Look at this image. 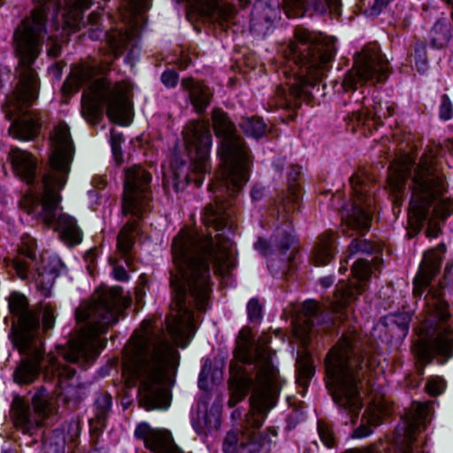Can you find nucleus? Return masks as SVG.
<instances>
[{
    "mask_svg": "<svg viewBox=\"0 0 453 453\" xmlns=\"http://www.w3.org/2000/svg\"><path fill=\"white\" fill-rule=\"evenodd\" d=\"M211 124L219 141L218 153L221 168L209 189L219 195L205 206L202 220L218 233L212 237L211 234L182 228L173 238L172 253L176 272H172L170 277L171 303H210V262L220 275L228 273L234 266L233 242L226 235L234 231V211L224 195L234 196L248 181L250 160L249 150L226 112L214 108Z\"/></svg>",
    "mask_w": 453,
    "mask_h": 453,
    "instance_id": "obj_1",
    "label": "nucleus"
},
{
    "mask_svg": "<svg viewBox=\"0 0 453 453\" xmlns=\"http://www.w3.org/2000/svg\"><path fill=\"white\" fill-rule=\"evenodd\" d=\"M335 52L334 38L296 27L295 39L283 50L285 61L279 74L286 81L277 88L275 105L296 109L303 102L315 104L324 96L322 81Z\"/></svg>",
    "mask_w": 453,
    "mask_h": 453,
    "instance_id": "obj_2",
    "label": "nucleus"
},
{
    "mask_svg": "<svg viewBox=\"0 0 453 453\" xmlns=\"http://www.w3.org/2000/svg\"><path fill=\"white\" fill-rule=\"evenodd\" d=\"M438 147L426 150L414 168L413 157L409 154L402 156L391 165L388 175V184L395 193L403 189L407 178L411 177L409 225L418 232L427 220L426 234L430 238L440 234L441 225L453 214V200H441L448 185L438 166Z\"/></svg>",
    "mask_w": 453,
    "mask_h": 453,
    "instance_id": "obj_3",
    "label": "nucleus"
},
{
    "mask_svg": "<svg viewBox=\"0 0 453 453\" xmlns=\"http://www.w3.org/2000/svg\"><path fill=\"white\" fill-rule=\"evenodd\" d=\"M50 144V166L42 175L39 193L28 189L20 197L19 204L27 214L40 218L47 226L55 223V230L62 241L74 246L82 241V231L76 219L66 213L56 218L62 201L61 190L66 184L74 155V145L65 123L60 122L54 127Z\"/></svg>",
    "mask_w": 453,
    "mask_h": 453,
    "instance_id": "obj_4",
    "label": "nucleus"
},
{
    "mask_svg": "<svg viewBox=\"0 0 453 453\" xmlns=\"http://www.w3.org/2000/svg\"><path fill=\"white\" fill-rule=\"evenodd\" d=\"M235 357L245 364L256 363L258 370L250 396V411L245 417L241 438L229 432L223 441L224 453H256L264 443L256 430L259 429L270 410L277 402L279 394L278 371L272 364L268 349L259 342H238Z\"/></svg>",
    "mask_w": 453,
    "mask_h": 453,
    "instance_id": "obj_5",
    "label": "nucleus"
},
{
    "mask_svg": "<svg viewBox=\"0 0 453 453\" xmlns=\"http://www.w3.org/2000/svg\"><path fill=\"white\" fill-rule=\"evenodd\" d=\"M180 354L171 342H127L123 349V370L130 386L140 380L139 403L148 411L167 409L169 392L164 386L167 372L179 365Z\"/></svg>",
    "mask_w": 453,
    "mask_h": 453,
    "instance_id": "obj_6",
    "label": "nucleus"
},
{
    "mask_svg": "<svg viewBox=\"0 0 453 453\" xmlns=\"http://www.w3.org/2000/svg\"><path fill=\"white\" fill-rule=\"evenodd\" d=\"M371 347L357 348L352 342H338L327 353L326 385L334 402L345 411L354 423V418L363 407L360 396V372L375 367V357Z\"/></svg>",
    "mask_w": 453,
    "mask_h": 453,
    "instance_id": "obj_7",
    "label": "nucleus"
},
{
    "mask_svg": "<svg viewBox=\"0 0 453 453\" xmlns=\"http://www.w3.org/2000/svg\"><path fill=\"white\" fill-rule=\"evenodd\" d=\"M351 273L357 281L339 280L334 298L331 301V311L324 310L318 302L307 300L303 303L301 314L292 321L293 332L298 340L311 337H333L337 330L336 321L348 319V307L357 300L365 290V281L372 273V267L367 259L358 258L352 265Z\"/></svg>",
    "mask_w": 453,
    "mask_h": 453,
    "instance_id": "obj_8",
    "label": "nucleus"
},
{
    "mask_svg": "<svg viewBox=\"0 0 453 453\" xmlns=\"http://www.w3.org/2000/svg\"><path fill=\"white\" fill-rule=\"evenodd\" d=\"M48 9L46 4L35 7L30 17L25 19L14 32V47L19 59L16 68L19 82L11 104L19 112L23 108L29 107L39 96L40 81L34 64L42 51Z\"/></svg>",
    "mask_w": 453,
    "mask_h": 453,
    "instance_id": "obj_9",
    "label": "nucleus"
},
{
    "mask_svg": "<svg viewBox=\"0 0 453 453\" xmlns=\"http://www.w3.org/2000/svg\"><path fill=\"white\" fill-rule=\"evenodd\" d=\"M97 68L89 65H81L72 70V77L65 81L66 91H77L80 87L90 82L88 91L84 92L81 100V113L84 119L96 124L102 118V106H106V114L117 124L128 121L131 105L127 87L122 82L111 85L104 77L94 79Z\"/></svg>",
    "mask_w": 453,
    "mask_h": 453,
    "instance_id": "obj_10",
    "label": "nucleus"
},
{
    "mask_svg": "<svg viewBox=\"0 0 453 453\" xmlns=\"http://www.w3.org/2000/svg\"><path fill=\"white\" fill-rule=\"evenodd\" d=\"M130 303L131 299L123 296L122 288H98L90 299L81 302L75 310V320L81 325L78 340H96L105 334Z\"/></svg>",
    "mask_w": 453,
    "mask_h": 453,
    "instance_id": "obj_11",
    "label": "nucleus"
},
{
    "mask_svg": "<svg viewBox=\"0 0 453 453\" xmlns=\"http://www.w3.org/2000/svg\"><path fill=\"white\" fill-rule=\"evenodd\" d=\"M182 134L191 160L192 172L188 173L180 168L174 170L172 185L175 192L183 190L190 181H194L199 187L203 181V174L210 166L209 157L212 139L208 122L191 121L186 125Z\"/></svg>",
    "mask_w": 453,
    "mask_h": 453,
    "instance_id": "obj_12",
    "label": "nucleus"
},
{
    "mask_svg": "<svg viewBox=\"0 0 453 453\" xmlns=\"http://www.w3.org/2000/svg\"><path fill=\"white\" fill-rule=\"evenodd\" d=\"M446 286H453V258L446 263L442 280L431 287L425 296L429 317L416 329L420 340H453V324L448 321L449 305L444 298Z\"/></svg>",
    "mask_w": 453,
    "mask_h": 453,
    "instance_id": "obj_13",
    "label": "nucleus"
},
{
    "mask_svg": "<svg viewBox=\"0 0 453 453\" xmlns=\"http://www.w3.org/2000/svg\"><path fill=\"white\" fill-rule=\"evenodd\" d=\"M388 73V59L381 54L379 45L372 43L356 56L354 65L346 73L342 85L345 91L355 90L357 85L384 82Z\"/></svg>",
    "mask_w": 453,
    "mask_h": 453,
    "instance_id": "obj_14",
    "label": "nucleus"
},
{
    "mask_svg": "<svg viewBox=\"0 0 453 453\" xmlns=\"http://www.w3.org/2000/svg\"><path fill=\"white\" fill-rule=\"evenodd\" d=\"M151 180V173L139 165L126 169L122 198L124 216L143 219L150 211Z\"/></svg>",
    "mask_w": 453,
    "mask_h": 453,
    "instance_id": "obj_15",
    "label": "nucleus"
},
{
    "mask_svg": "<svg viewBox=\"0 0 453 453\" xmlns=\"http://www.w3.org/2000/svg\"><path fill=\"white\" fill-rule=\"evenodd\" d=\"M150 7V0H125L119 12L121 20L127 26L107 34V40L116 56L130 46L131 52L136 46L140 30L145 23L144 12Z\"/></svg>",
    "mask_w": 453,
    "mask_h": 453,
    "instance_id": "obj_16",
    "label": "nucleus"
},
{
    "mask_svg": "<svg viewBox=\"0 0 453 453\" xmlns=\"http://www.w3.org/2000/svg\"><path fill=\"white\" fill-rule=\"evenodd\" d=\"M349 183L352 204L343 219L349 228L364 234L371 227L374 212L373 191L372 185L359 173H354L349 178Z\"/></svg>",
    "mask_w": 453,
    "mask_h": 453,
    "instance_id": "obj_17",
    "label": "nucleus"
},
{
    "mask_svg": "<svg viewBox=\"0 0 453 453\" xmlns=\"http://www.w3.org/2000/svg\"><path fill=\"white\" fill-rule=\"evenodd\" d=\"M34 413L21 400L15 399L12 403L14 425L24 434H32L33 430L42 425L44 418L56 411L54 398L44 389L40 388L32 398Z\"/></svg>",
    "mask_w": 453,
    "mask_h": 453,
    "instance_id": "obj_18",
    "label": "nucleus"
},
{
    "mask_svg": "<svg viewBox=\"0 0 453 453\" xmlns=\"http://www.w3.org/2000/svg\"><path fill=\"white\" fill-rule=\"evenodd\" d=\"M8 306L13 318L12 329L19 339L25 335H35L40 331L39 313L30 308L23 294L12 292L8 297Z\"/></svg>",
    "mask_w": 453,
    "mask_h": 453,
    "instance_id": "obj_19",
    "label": "nucleus"
},
{
    "mask_svg": "<svg viewBox=\"0 0 453 453\" xmlns=\"http://www.w3.org/2000/svg\"><path fill=\"white\" fill-rule=\"evenodd\" d=\"M447 251L446 245L440 243L435 248L426 250L418 270L413 279L412 294L420 298L439 273Z\"/></svg>",
    "mask_w": 453,
    "mask_h": 453,
    "instance_id": "obj_20",
    "label": "nucleus"
},
{
    "mask_svg": "<svg viewBox=\"0 0 453 453\" xmlns=\"http://www.w3.org/2000/svg\"><path fill=\"white\" fill-rule=\"evenodd\" d=\"M15 348L27 357L17 368L14 380L19 384H27L34 381L41 370V361L44 351L42 342H13Z\"/></svg>",
    "mask_w": 453,
    "mask_h": 453,
    "instance_id": "obj_21",
    "label": "nucleus"
},
{
    "mask_svg": "<svg viewBox=\"0 0 453 453\" xmlns=\"http://www.w3.org/2000/svg\"><path fill=\"white\" fill-rule=\"evenodd\" d=\"M134 435L142 440L145 446L154 453H183L167 430L153 429L147 423H140Z\"/></svg>",
    "mask_w": 453,
    "mask_h": 453,
    "instance_id": "obj_22",
    "label": "nucleus"
},
{
    "mask_svg": "<svg viewBox=\"0 0 453 453\" xmlns=\"http://www.w3.org/2000/svg\"><path fill=\"white\" fill-rule=\"evenodd\" d=\"M410 321L411 318L406 313L388 314L376 325L374 331L379 334L373 336L380 339L403 340L408 334Z\"/></svg>",
    "mask_w": 453,
    "mask_h": 453,
    "instance_id": "obj_23",
    "label": "nucleus"
},
{
    "mask_svg": "<svg viewBox=\"0 0 453 453\" xmlns=\"http://www.w3.org/2000/svg\"><path fill=\"white\" fill-rule=\"evenodd\" d=\"M14 174L27 185H34L36 180L37 162L28 151L13 148L9 152Z\"/></svg>",
    "mask_w": 453,
    "mask_h": 453,
    "instance_id": "obj_24",
    "label": "nucleus"
},
{
    "mask_svg": "<svg viewBox=\"0 0 453 453\" xmlns=\"http://www.w3.org/2000/svg\"><path fill=\"white\" fill-rule=\"evenodd\" d=\"M96 342H65L57 347L58 353L65 360L72 363L93 361L104 348L95 344Z\"/></svg>",
    "mask_w": 453,
    "mask_h": 453,
    "instance_id": "obj_25",
    "label": "nucleus"
},
{
    "mask_svg": "<svg viewBox=\"0 0 453 453\" xmlns=\"http://www.w3.org/2000/svg\"><path fill=\"white\" fill-rule=\"evenodd\" d=\"M180 87L187 93L190 104L198 114L205 111L211 104L213 91L204 82L196 81L192 77L183 78Z\"/></svg>",
    "mask_w": 453,
    "mask_h": 453,
    "instance_id": "obj_26",
    "label": "nucleus"
},
{
    "mask_svg": "<svg viewBox=\"0 0 453 453\" xmlns=\"http://www.w3.org/2000/svg\"><path fill=\"white\" fill-rule=\"evenodd\" d=\"M419 363L424 365L436 357H445L453 355V342H415L411 347Z\"/></svg>",
    "mask_w": 453,
    "mask_h": 453,
    "instance_id": "obj_27",
    "label": "nucleus"
},
{
    "mask_svg": "<svg viewBox=\"0 0 453 453\" xmlns=\"http://www.w3.org/2000/svg\"><path fill=\"white\" fill-rule=\"evenodd\" d=\"M395 112V108L392 105L388 104H376L373 106V110L369 111L363 107L353 110L351 113L349 114L348 119L349 124L352 123L354 125L353 130L355 129V125H366L370 121H372L376 125H382V119H387L391 117Z\"/></svg>",
    "mask_w": 453,
    "mask_h": 453,
    "instance_id": "obj_28",
    "label": "nucleus"
},
{
    "mask_svg": "<svg viewBox=\"0 0 453 453\" xmlns=\"http://www.w3.org/2000/svg\"><path fill=\"white\" fill-rule=\"evenodd\" d=\"M41 128V117L29 111L16 119L10 127V134L16 139L28 141L34 139L39 134Z\"/></svg>",
    "mask_w": 453,
    "mask_h": 453,
    "instance_id": "obj_29",
    "label": "nucleus"
},
{
    "mask_svg": "<svg viewBox=\"0 0 453 453\" xmlns=\"http://www.w3.org/2000/svg\"><path fill=\"white\" fill-rule=\"evenodd\" d=\"M91 4L92 0H65V8L63 13L64 28L76 31L85 27L82 13Z\"/></svg>",
    "mask_w": 453,
    "mask_h": 453,
    "instance_id": "obj_30",
    "label": "nucleus"
},
{
    "mask_svg": "<svg viewBox=\"0 0 453 453\" xmlns=\"http://www.w3.org/2000/svg\"><path fill=\"white\" fill-rule=\"evenodd\" d=\"M335 247L333 232H326L319 237L312 253V260L318 266L327 265L334 257Z\"/></svg>",
    "mask_w": 453,
    "mask_h": 453,
    "instance_id": "obj_31",
    "label": "nucleus"
},
{
    "mask_svg": "<svg viewBox=\"0 0 453 453\" xmlns=\"http://www.w3.org/2000/svg\"><path fill=\"white\" fill-rule=\"evenodd\" d=\"M285 3L288 8L302 9L307 4L320 14L330 13L335 17L341 14V0H285Z\"/></svg>",
    "mask_w": 453,
    "mask_h": 453,
    "instance_id": "obj_32",
    "label": "nucleus"
},
{
    "mask_svg": "<svg viewBox=\"0 0 453 453\" xmlns=\"http://www.w3.org/2000/svg\"><path fill=\"white\" fill-rule=\"evenodd\" d=\"M410 415L409 424L405 432V441L409 443L413 440L414 433L418 429L430 413V403H415Z\"/></svg>",
    "mask_w": 453,
    "mask_h": 453,
    "instance_id": "obj_33",
    "label": "nucleus"
},
{
    "mask_svg": "<svg viewBox=\"0 0 453 453\" xmlns=\"http://www.w3.org/2000/svg\"><path fill=\"white\" fill-rule=\"evenodd\" d=\"M296 383L306 389L315 373L313 360L309 352L303 350L296 358Z\"/></svg>",
    "mask_w": 453,
    "mask_h": 453,
    "instance_id": "obj_34",
    "label": "nucleus"
},
{
    "mask_svg": "<svg viewBox=\"0 0 453 453\" xmlns=\"http://www.w3.org/2000/svg\"><path fill=\"white\" fill-rule=\"evenodd\" d=\"M130 217V220H128L124 226L120 229L118 240H117V247L118 250L123 255L127 256L131 251L134 245V232L137 228L138 222L142 220V219H137L135 217Z\"/></svg>",
    "mask_w": 453,
    "mask_h": 453,
    "instance_id": "obj_35",
    "label": "nucleus"
},
{
    "mask_svg": "<svg viewBox=\"0 0 453 453\" xmlns=\"http://www.w3.org/2000/svg\"><path fill=\"white\" fill-rule=\"evenodd\" d=\"M251 384L252 379L247 374L242 373L234 376L230 380L231 395L228 400V405L234 407L239 402L242 401Z\"/></svg>",
    "mask_w": 453,
    "mask_h": 453,
    "instance_id": "obj_36",
    "label": "nucleus"
},
{
    "mask_svg": "<svg viewBox=\"0 0 453 453\" xmlns=\"http://www.w3.org/2000/svg\"><path fill=\"white\" fill-rule=\"evenodd\" d=\"M57 308L52 304H45L42 307V325L40 331L35 335H25L22 340H35L36 338H49L51 336L56 323Z\"/></svg>",
    "mask_w": 453,
    "mask_h": 453,
    "instance_id": "obj_37",
    "label": "nucleus"
},
{
    "mask_svg": "<svg viewBox=\"0 0 453 453\" xmlns=\"http://www.w3.org/2000/svg\"><path fill=\"white\" fill-rule=\"evenodd\" d=\"M375 250V245L365 239H354L349 245L346 251V258L341 260L339 267L340 273L343 274L347 271L348 260L357 253L370 254Z\"/></svg>",
    "mask_w": 453,
    "mask_h": 453,
    "instance_id": "obj_38",
    "label": "nucleus"
},
{
    "mask_svg": "<svg viewBox=\"0 0 453 453\" xmlns=\"http://www.w3.org/2000/svg\"><path fill=\"white\" fill-rule=\"evenodd\" d=\"M449 25L443 20H438L434 23L430 32V42L434 48H443L450 39Z\"/></svg>",
    "mask_w": 453,
    "mask_h": 453,
    "instance_id": "obj_39",
    "label": "nucleus"
},
{
    "mask_svg": "<svg viewBox=\"0 0 453 453\" xmlns=\"http://www.w3.org/2000/svg\"><path fill=\"white\" fill-rule=\"evenodd\" d=\"M239 126L247 136L255 139L262 137L266 132V125L258 117L243 118Z\"/></svg>",
    "mask_w": 453,
    "mask_h": 453,
    "instance_id": "obj_40",
    "label": "nucleus"
},
{
    "mask_svg": "<svg viewBox=\"0 0 453 453\" xmlns=\"http://www.w3.org/2000/svg\"><path fill=\"white\" fill-rule=\"evenodd\" d=\"M161 329L157 328L150 320H143L139 328L134 330L129 340H162Z\"/></svg>",
    "mask_w": 453,
    "mask_h": 453,
    "instance_id": "obj_41",
    "label": "nucleus"
},
{
    "mask_svg": "<svg viewBox=\"0 0 453 453\" xmlns=\"http://www.w3.org/2000/svg\"><path fill=\"white\" fill-rule=\"evenodd\" d=\"M364 418L369 426L363 423L354 431V437L363 438L370 435L372 432L371 426H376L380 424V415L375 411L374 408H369L365 411V417Z\"/></svg>",
    "mask_w": 453,
    "mask_h": 453,
    "instance_id": "obj_42",
    "label": "nucleus"
},
{
    "mask_svg": "<svg viewBox=\"0 0 453 453\" xmlns=\"http://www.w3.org/2000/svg\"><path fill=\"white\" fill-rule=\"evenodd\" d=\"M36 241L34 237L28 234H24L20 239V244L19 251L31 260H35L36 257Z\"/></svg>",
    "mask_w": 453,
    "mask_h": 453,
    "instance_id": "obj_43",
    "label": "nucleus"
},
{
    "mask_svg": "<svg viewBox=\"0 0 453 453\" xmlns=\"http://www.w3.org/2000/svg\"><path fill=\"white\" fill-rule=\"evenodd\" d=\"M301 173V168L297 165L292 166L288 175V191L290 193V199L296 203L299 199V184L297 183L298 177Z\"/></svg>",
    "mask_w": 453,
    "mask_h": 453,
    "instance_id": "obj_44",
    "label": "nucleus"
},
{
    "mask_svg": "<svg viewBox=\"0 0 453 453\" xmlns=\"http://www.w3.org/2000/svg\"><path fill=\"white\" fill-rule=\"evenodd\" d=\"M248 317L250 322L258 323L262 319V305L257 299L252 298L247 305Z\"/></svg>",
    "mask_w": 453,
    "mask_h": 453,
    "instance_id": "obj_45",
    "label": "nucleus"
},
{
    "mask_svg": "<svg viewBox=\"0 0 453 453\" xmlns=\"http://www.w3.org/2000/svg\"><path fill=\"white\" fill-rule=\"evenodd\" d=\"M453 116V104L449 97L444 94L441 97V104L439 106V117L442 120H449Z\"/></svg>",
    "mask_w": 453,
    "mask_h": 453,
    "instance_id": "obj_46",
    "label": "nucleus"
},
{
    "mask_svg": "<svg viewBox=\"0 0 453 453\" xmlns=\"http://www.w3.org/2000/svg\"><path fill=\"white\" fill-rule=\"evenodd\" d=\"M318 430L322 442L328 448L333 447L334 436L330 427L327 425L319 422L318 424Z\"/></svg>",
    "mask_w": 453,
    "mask_h": 453,
    "instance_id": "obj_47",
    "label": "nucleus"
},
{
    "mask_svg": "<svg viewBox=\"0 0 453 453\" xmlns=\"http://www.w3.org/2000/svg\"><path fill=\"white\" fill-rule=\"evenodd\" d=\"M178 73L173 70H166L161 75L162 83L167 88H174L178 82Z\"/></svg>",
    "mask_w": 453,
    "mask_h": 453,
    "instance_id": "obj_48",
    "label": "nucleus"
},
{
    "mask_svg": "<svg viewBox=\"0 0 453 453\" xmlns=\"http://www.w3.org/2000/svg\"><path fill=\"white\" fill-rule=\"evenodd\" d=\"M426 388L429 395L436 396L443 391V382L439 379H432L426 383Z\"/></svg>",
    "mask_w": 453,
    "mask_h": 453,
    "instance_id": "obj_49",
    "label": "nucleus"
},
{
    "mask_svg": "<svg viewBox=\"0 0 453 453\" xmlns=\"http://www.w3.org/2000/svg\"><path fill=\"white\" fill-rule=\"evenodd\" d=\"M12 266L19 278L26 279L27 277L28 265L27 262L16 258L12 261Z\"/></svg>",
    "mask_w": 453,
    "mask_h": 453,
    "instance_id": "obj_50",
    "label": "nucleus"
},
{
    "mask_svg": "<svg viewBox=\"0 0 453 453\" xmlns=\"http://www.w3.org/2000/svg\"><path fill=\"white\" fill-rule=\"evenodd\" d=\"M96 404L100 406L98 417H103L108 411L111 405V399L109 395H102L96 400Z\"/></svg>",
    "mask_w": 453,
    "mask_h": 453,
    "instance_id": "obj_51",
    "label": "nucleus"
},
{
    "mask_svg": "<svg viewBox=\"0 0 453 453\" xmlns=\"http://www.w3.org/2000/svg\"><path fill=\"white\" fill-rule=\"evenodd\" d=\"M389 0H374L372 5L370 8V14L376 16L388 5Z\"/></svg>",
    "mask_w": 453,
    "mask_h": 453,
    "instance_id": "obj_52",
    "label": "nucleus"
},
{
    "mask_svg": "<svg viewBox=\"0 0 453 453\" xmlns=\"http://www.w3.org/2000/svg\"><path fill=\"white\" fill-rule=\"evenodd\" d=\"M294 241V238L291 234H285L280 243L279 247L282 253H285L291 246L292 242Z\"/></svg>",
    "mask_w": 453,
    "mask_h": 453,
    "instance_id": "obj_53",
    "label": "nucleus"
},
{
    "mask_svg": "<svg viewBox=\"0 0 453 453\" xmlns=\"http://www.w3.org/2000/svg\"><path fill=\"white\" fill-rule=\"evenodd\" d=\"M113 274L115 279L120 281H125L128 279V274L127 271L121 266L114 267Z\"/></svg>",
    "mask_w": 453,
    "mask_h": 453,
    "instance_id": "obj_54",
    "label": "nucleus"
},
{
    "mask_svg": "<svg viewBox=\"0 0 453 453\" xmlns=\"http://www.w3.org/2000/svg\"><path fill=\"white\" fill-rule=\"evenodd\" d=\"M253 337L252 329L249 326H244L242 328V330L239 332V334L236 338V340H251Z\"/></svg>",
    "mask_w": 453,
    "mask_h": 453,
    "instance_id": "obj_55",
    "label": "nucleus"
},
{
    "mask_svg": "<svg viewBox=\"0 0 453 453\" xmlns=\"http://www.w3.org/2000/svg\"><path fill=\"white\" fill-rule=\"evenodd\" d=\"M285 336H286V334L283 332V330H281L280 328H277L275 330H273L270 333H267L264 336L263 340H273V338H281V339H284Z\"/></svg>",
    "mask_w": 453,
    "mask_h": 453,
    "instance_id": "obj_56",
    "label": "nucleus"
},
{
    "mask_svg": "<svg viewBox=\"0 0 453 453\" xmlns=\"http://www.w3.org/2000/svg\"><path fill=\"white\" fill-rule=\"evenodd\" d=\"M124 141L121 134H117L113 130L111 132V146L116 149L117 145L120 146Z\"/></svg>",
    "mask_w": 453,
    "mask_h": 453,
    "instance_id": "obj_57",
    "label": "nucleus"
},
{
    "mask_svg": "<svg viewBox=\"0 0 453 453\" xmlns=\"http://www.w3.org/2000/svg\"><path fill=\"white\" fill-rule=\"evenodd\" d=\"M254 246H255V249L257 250H258L259 252H261L263 255L267 254V250H268L269 247H268L267 242L265 240L258 239Z\"/></svg>",
    "mask_w": 453,
    "mask_h": 453,
    "instance_id": "obj_58",
    "label": "nucleus"
},
{
    "mask_svg": "<svg viewBox=\"0 0 453 453\" xmlns=\"http://www.w3.org/2000/svg\"><path fill=\"white\" fill-rule=\"evenodd\" d=\"M111 151L117 164H121L123 162V153L121 150V145H117L116 150L114 147H111Z\"/></svg>",
    "mask_w": 453,
    "mask_h": 453,
    "instance_id": "obj_59",
    "label": "nucleus"
},
{
    "mask_svg": "<svg viewBox=\"0 0 453 453\" xmlns=\"http://www.w3.org/2000/svg\"><path fill=\"white\" fill-rule=\"evenodd\" d=\"M101 17V13L98 12H93L89 14L88 18V23L91 25H96L98 23Z\"/></svg>",
    "mask_w": 453,
    "mask_h": 453,
    "instance_id": "obj_60",
    "label": "nucleus"
},
{
    "mask_svg": "<svg viewBox=\"0 0 453 453\" xmlns=\"http://www.w3.org/2000/svg\"><path fill=\"white\" fill-rule=\"evenodd\" d=\"M60 54V47L58 44H54L48 50V55L50 57L57 58Z\"/></svg>",
    "mask_w": 453,
    "mask_h": 453,
    "instance_id": "obj_61",
    "label": "nucleus"
},
{
    "mask_svg": "<svg viewBox=\"0 0 453 453\" xmlns=\"http://www.w3.org/2000/svg\"><path fill=\"white\" fill-rule=\"evenodd\" d=\"M320 283L324 288H329L334 283V278L332 276H326L320 280Z\"/></svg>",
    "mask_w": 453,
    "mask_h": 453,
    "instance_id": "obj_62",
    "label": "nucleus"
},
{
    "mask_svg": "<svg viewBox=\"0 0 453 453\" xmlns=\"http://www.w3.org/2000/svg\"><path fill=\"white\" fill-rule=\"evenodd\" d=\"M344 453H373L370 449H351Z\"/></svg>",
    "mask_w": 453,
    "mask_h": 453,
    "instance_id": "obj_63",
    "label": "nucleus"
},
{
    "mask_svg": "<svg viewBox=\"0 0 453 453\" xmlns=\"http://www.w3.org/2000/svg\"><path fill=\"white\" fill-rule=\"evenodd\" d=\"M447 148L450 151V153H452V155H453V140L449 142Z\"/></svg>",
    "mask_w": 453,
    "mask_h": 453,
    "instance_id": "obj_64",
    "label": "nucleus"
}]
</instances>
